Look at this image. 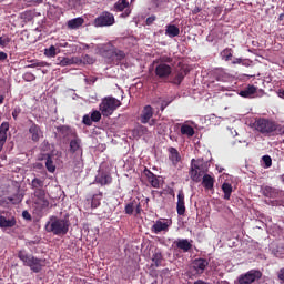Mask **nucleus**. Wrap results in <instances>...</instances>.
Returning a JSON list of instances; mask_svg holds the SVG:
<instances>
[{"label":"nucleus","instance_id":"f257e3e1","mask_svg":"<svg viewBox=\"0 0 284 284\" xmlns=\"http://www.w3.org/2000/svg\"><path fill=\"white\" fill-rule=\"evenodd\" d=\"M190 176L196 183L202 179V185L205 190L214 189L215 178L212 174H207L206 163L202 159L191 160Z\"/></svg>","mask_w":284,"mask_h":284},{"label":"nucleus","instance_id":"f03ea898","mask_svg":"<svg viewBox=\"0 0 284 284\" xmlns=\"http://www.w3.org/2000/svg\"><path fill=\"white\" fill-rule=\"evenodd\" d=\"M98 52L103 57L106 63L119 65L126 57L124 50H120L111 41L108 43H100L98 45Z\"/></svg>","mask_w":284,"mask_h":284},{"label":"nucleus","instance_id":"7ed1b4c3","mask_svg":"<svg viewBox=\"0 0 284 284\" xmlns=\"http://www.w3.org/2000/svg\"><path fill=\"white\" fill-rule=\"evenodd\" d=\"M70 230V221L68 219H61L59 216H50V220L45 223V231L52 232L58 236H64Z\"/></svg>","mask_w":284,"mask_h":284},{"label":"nucleus","instance_id":"20e7f679","mask_svg":"<svg viewBox=\"0 0 284 284\" xmlns=\"http://www.w3.org/2000/svg\"><path fill=\"white\" fill-rule=\"evenodd\" d=\"M18 257L23 262V265L29 266L33 273H41L42 260L34 257V255H29L27 251H19Z\"/></svg>","mask_w":284,"mask_h":284},{"label":"nucleus","instance_id":"39448f33","mask_svg":"<svg viewBox=\"0 0 284 284\" xmlns=\"http://www.w3.org/2000/svg\"><path fill=\"white\" fill-rule=\"evenodd\" d=\"M120 105H122L120 99H116L115 97H105L100 103V110L103 116H110L116 108H120Z\"/></svg>","mask_w":284,"mask_h":284},{"label":"nucleus","instance_id":"423d86ee","mask_svg":"<svg viewBox=\"0 0 284 284\" xmlns=\"http://www.w3.org/2000/svg\"><path fill=\"white\" fill-rule=\"evenodd\" d=\"M251 128L257 130V132H261L265 136H270L274 132V121L265 118L255 119V121L251 123Z\"/></svg>","mask_w":284,"mask_h":284},{"label":"nucleus","instance_id":"0eeeda50","mask_svg":"<svg viewBox=\"0 0 284 284\" xmlns=\"http://www.w3.org/2000/svg\"><path fill=\"white\" fill-rule=\"evenodd\" d=\"M14 225H17L16 212L0 207V227L8 230V227H14Z\"/></svg>","mask_w":284,"mask_h":284},{"label":"nucleus","instance_id":"6e6552de","mask_svg":"<svg viewBox=\"0 0 284 284\" xmlns=\"http://www.w3.org/2000/svg\"><path fill=\"white\" fill-rule=\"evenodd\" d=\"M262 194H264V196H270L271 199H277V205L284 206V190H278L272 185H264L262 187Z\"/></svg>","mask_w":284,"mask_h":284},{"label":"nucleus","instance_id":"1a4fd4ad","mask_svg":"<svg viewBox=\"0 0 284 284\" xmlns=\"http://www.w3.org/2000/svg\"><path fill=\"white\" fill-rule=\"evenodd\" d=\"M33 201L36 205H38V207H40L41 210L49 207L50 201L47 194V190H44V185H40L39 190L33 192Z\"/></svg>","mask_w":284,"mask_h":284},{"label":"nucleus","instance_id":"9d476101","mask_svg":"<svg viewBox=\"0 0 284 284\" xmlns=\"http://www.w3.org/2000/svg\"><path fill=\"white\" fill-rule=\"evenodd\" d=\"M95 28H104L106 26H114L115 17L112 12H101L93 21Z\"/></svg>","mask_w":284,"mask_h":284},{"label":"nucleus","instance_id":"9b49d317","mask_svg":"<svg viewBox=\"0 0 284 284\" xmlns=\"http://www.w3.org/2000/svg\"><path fill=\"white\" fill-rule=\"evenodd\" d=\"M155 77L161 80L169 79L172 74V65H168L165 61H163V57L160 59V63L155 65L154 69Z\"/></svg>","mask_w":284,"mask_h":284},{"label":"nucleus","instance_id":"f8f14e48","mask_svg":"<svg viewBox=\"0 0 284 284\" xmlns=\"http://www.w3.org/2000/svg\"><path fill=\"white\" fill-rule=\"evenodd\" d=\"M153 116H154L153 105H144L139 119L141 123H149V125H154V123H156V120L153 119Z\"/></svg>","mask_w":284,"mask_h":284},{"label":"nucleus","instance_id":"ddd939ff","mask_svg":"<svg viewBox=\"0 0 284 284\" xmlns=\"http://www.w3.org/2000/svg\"><path fill=\"white\" fill-rule=\"evenodd\" d=\"M22 200L23 194H21L20 190H16L13 194L0 199V205H2V207H7V205H9L10 203H12L13 205H18L19 203H21Z\"/></svg>","mask_w":284,"mask_h":284},{"label":"nucleus","instance_id":"4468645a","mask_svg":"<svg viewBox=\"0 0 284 284\" xmlns=\"http://www.w3.org/2000/svg\"><path fill=\"white\" fill-rule=\"evenodd\" d=\"M262 277L263 274L261 273V271H248V273H245V275H240L239 284H253Z\"/></svg>","mask_w":284,"mask_h":284},{"label":"nucleus","instance_id":"2eb2a0df","mask_svg":"<svg viewBox=\"0 0 284 284\" xmlns=\"http://www.w3.org/2000/svg\"><path fill=\"white\" fill-rule=\"evenodd\" d=\"M28 123L31 140L36 142L40 141V139L43 136V130L41 129V126L38 123H36L32 119H29Z\"/></svg>","mask_w":284,"mask_h":284},{"label":"nucleus","instance_id":"dca6fc26","mask_svg":"<svg viewBox=\"0 0 284 284\" xmlns=\"http://www.w3.org/2000/svg\"><path fill=\"white\" fill-rule=\"evenodd\" d=\"M176 210H178V214H180V215H183L186 212L185 192H183V190H179L178 201H176Z\"/></svg>","mask_w":284,"mask_h":284},{"label":"nucleus","instance_id":"f3484780","mask_svg":"<svg viewBox=\"0 0 284 284\" xmlns=\"http://www.w3.org/2000/svg\"><path fill=\"white\" fill-rule=\"evenodd\" d=\"M169 160L172 162L174 168L179 166L180 161H182L181 152H179L178 148H169Z\"/></svg>","mask_w":284,"mask_h":284},{"label":"nucleus","instance_id":"a211bd4d","mask_svg":"<svg viewBox=\"0 0 284 284\" xmlns=\"http://www.w3.org/2000/svg\"><path fill=\"white\" fill-rule=\"evenodd\" d=\"M169 227L170 223H168V221L158 220L152 225V232H155V234H159V232H168Z\"/></svg>","mask_w":284,"mask_h":284},{"label":"nucleus","instance_id":"6ab92c4d","mask_svg":"<svg viewBox=\"0 0 284 284\" xmlns=\"http://www.w3.org/2000/svg\"><path fill=\"white\" fill-rule=\"evenodd\" d=\"M82 141L81 139H79V136H75V139H71L70 143H69V151L72 154H78L80 152V150H82Z\"/></svg>","mask_w":284,"mask_h":284},{"label":"nucleus","instance_id":"aec40b11","mask_svg":"<svg viewBox=\"0 0 284 284\" xmlns=\"http://www.w3.org/2000/svg\"><path fill=\"white\" fill-rule=\"evenodd\" d=\"M174 245L178 247V250H182V252H190V250L193 247L190 240H175Z\"/></svg>","mask_w":284,"mask_h":284},{"label":"nucleus","instance_id":"412c9836","mask_svg":"<svg viewBox=\"0 0 284 284\" xmlns=\"http://www.w3.org/2000/svg\"><path fill=\"white\" fill-rule=\"evenodd\" d=\"M206 266H209V262L207 260H202V257H200V260H194L193 262V268L196 273H204Z\"/></svg>","mask_w":284,"mask_h":284},{"label":"nucleus","instance_id":"4be33fe9","mask_svg":"<svg viewBox=\"0 0 284 284\" xmlns=\"http://www.w3.org/2000/svg\"><path fill=\"white\" fill-rule=\"evenodd\" d=\"M9 123L8 121H3V123H1L0 125V142H1V149L3 150V145H6V141H7V132L9 130Z\"/></svg>","mask_w":284,"mask_h":284},{"label":"nucleus","instance_id":"5701e85b","mask_svg":"<svg viewBox=\"0 0 284 284\" xmlns=\"http://www.w3.org/2000/svg\"><path fill=\"white\" fill-rule=\"evenodd\" d=\"M112 176L111 174H108L106 172H101L100 174H98V176H95V181H98V183H100L101 185H108L110 183H112Z\"/></svg>","mask_w":284,"mask_h":284},{"label":"nucleus","instance_id":"b1692460","mask_svg":"<svg viewBox=\"0 0 284 284\" xmlns=\"http://www.w3.org/2000/svg\"><path fill=\"white\" fill-rule=\"evenodd\" d=\"M257 88L256 85L248 84L246 88H243V90L240 91L241 97L244 98H251L254 94H256Z\"/></svg>","mask_w":284,"mask_h":284},{"label":"nucleus","instance_id":"393cba45","mask_svg":"<svg viewBox=\"0 0 284 284\" xmlns=\"http://www.w3.org/2000/svg\"><path fill=\"white\" fill-rule=\"evenodd\" d=\"M80 154H75L73 159L74 168L77 171L83 170L84 162H83V148L81 146V150L79 151Z\"/></svg>","mask_w":284,"mask_h":284},{"label":"nucleus","instance_id":"a878e982","mask_svg":"<svg viewBox=\"0 0 284 284\" xmlns=\"http://www.w3.org/2000/svg\"><path fill=\"white\" fill-rule=\"evenodd\" d=\"M84 19L83 17H77L75 19H70L67 23L68 28L71 30H77L78 28H81L83 26Z\"/></svg>","mask_w":284,"mask_h":284},{"label":"nucleus","instance_id":"bb28decb","mask_svg":"<svg viewBox=\"0 0 284 284\" xmlns=\"http://www.w3.org/2000/svg\"><path fill=\"white\" fill-rule=\"evenodd\" d=\"M165 34L170 38L179 37V34H181V30L178 26L169 24L165 28Z\"/></svg>","mask_w":284,"mask_h":284},{"label":"nucleus","instance_id":"cd10ccee","mask_svg":"<svg viewBox=\"0 0 284 284\" xmlns=\"http://www.w3.org/2000/svg\"><path fill=\"white\" fill-rule=\"evenodd\" d=\"M78 59H75V57H72L71 59L69 57H58L57 59V63L58 65H73L74 63H77Z\"/></svg>","mask_w":284,"mask_h":284},{"label":"nucleus","instance_id":"c85d7f7f","mask_svg":"<svg viewBox=\"0 0 284 284\" xmlns=\"http://www.w3.org/2000/svg\"><path fill=\"white\" fill-rule=\"evenodd\" d=\"M152 261H153L155 268H159L160 266H162L163 253H161V251H155V253H153V255H152Z\"/></svg>","mask_w":284,"mask_h":284},{"label":"nucleus","instance_id":"c756f323","mask_svg":"<svg viewBox=\"0 0 284 284\" xmlns=\"http://www.w3.org/2000/svg\"><path fill=\"white\" fill-rule=\"evenodd\" d=\"M233 54H234V50H233L232 48H225V49L222 50V52H221V58H222L224 61H232Z\"/></svg>","mask_w":284,"mask_h":284},{"label":"nucleus","instance_id":"7c9ffc66","mask_svg":"<svg viewBox=\"0 0 284 284\" xmlns=\"http://www.w3.org/2000/svg\"><path fill=\"white\" fill-rule=\"evenodd\" d=\"M102 199L103 192H98V194H93L91 199V207H99V205H101Z\"/></svg>","mask_w":284,"mask_h":284},{"label":"nucleus","instance_id":"2f4dec72","mask_svg":"<svg viewBox=\"0 0 284 284\" xmlns=\"http://www.w3.org/2000/svg\"><path fill=\"white\" fill-rule=\"evenodd\" d=\"M181 133L186 134L187 136H193L195 134V130L192 125L183 123V125H181Z\"/></svg>","mask_w":284,"mask_h":284},{"label":"nucleus","instance_id":"473e14b6","mask_svg":"<svg viewBox=\"0 0 284 284\" xmlns=\"http://www.w3.org/2000/svg\"><path fill=\"white\" fill-rule=\"evenodd\" d=\"M32 190L37 192V190H40L41 185H44V181L42 179H39L38 176H34L30 183Z\"/></svg>","mask_w":284,"mask_h":284},{"label":"nucleus","instance_id":"72a5a7b5","mask_svg":"<svg viewBox=\"0 0 284 284\" xmlns=\"http://www.w3.org/2000/svg\"><path fill=\"white\" fill-rule=\"evenodd\" d=\"M222 190L224 192V199H231V194L233 192V187L231 183H223Z\"/></svg>","mask_w":284,"mask_h":284},{"label":"nucleus","instance_id":"f704fd0d","mask_svg":"<svg viewBox=\"0 0 284 284\" xmlns=\"http://www.w3.org/2000/svg\"><path fill=\"white\" fill-rule=\"evenodd\" d=\"M45 165L49 172H55L57 165H54V161L51 156V154H48L47 160H45Z\"/></svg>","mask_w":284,"mask_h":284},{"label":"nucleus","instance_id":"c9c22d12","mask_svg":"<svg viewBox=\"0 0 284 284\" xmlns=\"http://www.w3.org/2000/svg\"><path fill=\"white\" fill-rule=\"evenodd\" d=\"M130 3L129 1L125 0H120L114 4L115 10H118L119 12H123V10H125V8H129Z\"/></svg>","mask_w":284,"mask_h":284},{"label":"nucleus","instance_id":"e433bc0d","mask_svg":"<svg viewBox=\"0 0 284 284\" xmlns=\"http://www.w3.org/2000/svg\"><path fill=\"white\" fill-rule=\"evenodd\" d=\"M44 54H45V57H49V58L57 57L58 52H57L55 45H50V48H45Z\"/></svg>","mask_w":284,"mask_h":284},{"label":"nucleus","instance_id":"4c0bfd02","mask_svg":"<svg viewBox=\"0 0 284 284\" xmlns=\"http://www.w3.org/2000/svg\"><path fill=\"white\" fill-rule=\"evenodd\" d=\"M183 79H185L184 72H178L172 82L175 83L176 85H181V83L183 82Z\"/></svg>","mask_w":284,"mask_h":284},{"label":"nucleus","instance_id":"58836bf2","mask_svg":"<svg viewBox=\"0 0 284 284\" xmlns=\"http://www.w3.org/2000/svg\"><path fill=\"white\" fill-rule=\"evenodd\" d=\"M45 65H48L47 61H31L28 68H44Z\"/></svg>","mask_w":284,"mask_h":284},{"label":"nucleus","instance_id":"ea45409f","mask_svg":"<svg viewBox=\"0 0 284 284\" xmlns=\"http://www.w3.org/2000/svg\"><path fill=\"white\" fill-rule=\"evenodd\" d=\"M102 114L99 110H93V112H91V123L101 121Z\"/></svg>","mask_w":284,"mask_h":284},{"label":"nucleus","instance_id":"a19ab883","mask_svg":"<svg viewBox=\"0 0 284 284\" xmlns=\"http://www.w3.org/2000/svg\"><path fill=\"white\" fill-rule=\"evenodd\" d=\"M10 42H11V38L8 37L7 34H3L2 37H0L1 48H7V45H9Z\"/></svg>","mask_w":284,"mask_h":284},{"label":"nucleus","instance_id":"79ce46f5","mask_svg":"<svg viewBox=\"0 0 284 284\" xmlns=\"http://www.w3.org/2000/svg\"><path fill=\"white\" fill-rule=\"evenodd\" d=\"M273 132H275V134H284V125L275 123V121H273Z\"/></svg>","mask_w":284,"mask_h":284},{"label":"nucleus","instance_id":"37998d69","mask_svg":"<svg viewBox=\"0 0 284 284\" xmlns=\"http://www.w3.org/2000/svg\"><path fill=\"white\" fill-rule=\"evenodd\" d=\"M134 209H135V202L134 201H131L130 203H126V205L124 207L126 214H133Z\"/></svg>","mask_w":284,"mask_h":284},{"label":"nucleus","instance_id":"c03bdc74","mask_svg":"<svg viewBox=\"0 0 284 284\" xmlns=\"http://www.w3.org/2000/svg\"><path fill=\"white\" fill-rule=\"evenodd\" d=\"M153 3L156 8H165L170 3V0H153Z\"/></svg>","mask_w":284,"mask_h":284},{"label":"nucleus","instance_id":"a18cd8bd","mask_svg":"<svg viewBox=\"0 0 284 284\" xmlns=\"http://www.w3.org/2000/svg\"><path fill=\"white\" fill-rule=\"evenodd\" d=\"M58 130H59V132H61V134H64V136H67L71 132L70 125H60V128H58Z\"/></svg>","mask_w":284,"mask_h":284},{"label":"nucleus","instance_id":"49530a36","mask_svg":"<svg viewBox=\"0 0 284 284\" xmlns=\"http://www.w3.org/2000/svg\"><path fill=\"white\" fill-rule=\"evenodd\" d=\"M151 185L153 187H160L159 176H156V174H154V172H152Z\"/></svg>","mask_w":284,"mask_h":284},{"label":"nucleus","instance_id":"de8ad7c7","mask_svg":"<svg viewBox=\"0 0 284 284\" xmlns=\"http://www.w3.org/2000/svg\"><path fill=\"white\" fill-rule=\"evenodd\" d=\"M262 160H263L264 164L266 165V168H271L273 161H272V156H270V154H264V156H262Z\"/></svg>","mask_w":284,"mask_h":284},{"label":"nucleus","instance_id":"09e8293b","mask_svg":"<svg viewBox=\"0 0 284 284\" xmlns=\"http://www.w3.org/2000/svg\"><path fill=\"white\" fill-rule=\"evenodd\" d=\"M82 61L83 63H89V65H91L95 62V59L90 57V54H84V57H82Z\"/></svg>","mask_w":284,"mask_h":284},{"label":"nucleus","instance_id":"8fccbe9b","mask_svg":"<svg viewBox=\"0 0 284 284\" xmlns=\"http://www.w3.org/2000/svg\"><path fill=\"white\" fill-rule=\"evenodd\" d=\"M21 108L20 105H16V108H13L12 110V118L14 119V121H17L19 114L21 113Z\"/></svg>","mask_w":284,"mask_h":284},{"label":"nucleus","instance_id":"3c124183","mask_svg":"<svg viewBox=\"0 0 284 284\" xmlns=\"http://www.w3.org/2000/svg\"><path fill=\"white\" fill-rule=\"evenodd\" d=\"M82 122L85 125H92V115L90 116V114H84V116L82 118Z\"/></svg>","mask_w":284,"mask_h":284},{"label":"nucleus","instance_id":"603ef678","mask_svg":"<svg viewBox=\"0 0 284 284\" xmlns=\"http://www.w3.org/2000/svg\"><path fill=\"white\" fill-rule=\"evenodd\" d=\"M144 174H145L148 181L152 184V175H153L152 170H149V168H144Z\"/></svg>","mask_w":284,"mask_h":284},{"label":"nucleus","instance_id":"864d4df0","mask_svg":"<svg viewBox=\"0 0 284 284\" xmlns=\"http://www.w3.org/2000/svg\"><path fill=\"white\" fill-rule=\"evenodd\" d=\"M154 21H156V16L152 14L151 17H148L145 23H146V26H152L154 23Z\"/></svg>","mask_w":284,"mask_h":284},{"label":"nucleus","instance_id":"5fc2aeb1","mask_svg":"<svg viewBox=\"0 0 284 284\" xmlns=\"http://www.w3.org/2000/svg\"><path fill=\"white\" fill-rule=\"evenodd\" d=\"M22 216H23V219H26L27 221H32V214H30L29 210H23Z\"/></svg>","mask_w":284,"mask_h":284},{"label":"nucleus","instance_id":"6e6d98bb","mask_svg":"<svg viewBox=\"0 0 284 284\" xmlns=\"http://www.w3.org/2000/svg\"><path fill=\"white\" fill-rule=\"evenodd\" d=\"M138 132H141L142 134H148L149 128H146V125H139Z\"/></svg>","mask_w":284,"mask_h":284},{"label":"nucleus","instance_id":"4d7b16f0","mask_svg":"<svg viewBox=\"0 0 284 284\" xmlns=\"http://www.w3.org/2000/svg\"><path fill=\"white\" fill-rule=\"evenodd\" d=\"M24 79H27V81H33L36 79V74H33L32 72H27L24 74Z\"/></svg>","mask_w":284,"mask_h":284},{"label":"nucleus","instance_id":"13d9d810","mask_svg":"<svg viewBox=\"0 0 284 284\" xmlns=\"http://www.w3.org/2000/svg\"><path fill=\"white\" fill-rule=\"evenodd\" d=\"M81 0H68V3L71 8H75V6H78Z\"/></svg>","mask_w":284,"mask_h":284},{"label":"nucleus","instance_id":"bf43d9fd","mask_svg":"<svg viewBox=\"0 0 284 284\" xmlns=\"http://www.w3.org/2000/svg\"><path fill=\"white\" fill-rule=\"evenodd\" d=\"M277 277L281 282H284V268H281L277 273Z\"/></svg>","mask_w":284,"mask_h":284},{"label":"nucleus","instance_id":"052dcab7","mask_svg":"<svg viewBox=\"0 0 284 284\" xmlns=\"http://www.w3.org/2000/svg\"><path fill=\"white\" fill-rule=\"evenodd\" d=\"M162 61H164V63H166V65H170V63H172V58L171 57H162Z\"/></svg>","mask_w":284,"mask_h":284},{"label":"nucleus","instance_id":"680f3d73","mask_svg":"<svg viewBox=\"0 0 284 284\" xmlns=\"http://www.w3.org/2000/svg\"><path fill=\"white\" fill-rule=\"evenodd\" d=\"M8 59L7 52L0 51V61H6Z\"/></svg>","mask_w":284,"mask_h":284},{"label":"nucleus","instance_id":"e2e57ef3","mask_svg":"<svg viewBox=\"0 0 284 284\" xmlns=\"http://www.w3.org/2000/svg\"><path fill=\"white\" fill-rule=\"evenodd\" d=\"M135 212H136V214H141V212H142V205H141V203H136V205H135Z\"/></svg>","mask_w":284,"mask_h":284},{"label":"nucleus","instance_id":"0e129e2a","mask_svg":"<svg viewBox=\"0 0 284 284\" xmlns=\"http://www.w3.org/2000/svg\"><path fill=\"white\" fill-rule=\"evenodd\" d=\"M6 101V94H0V105Z\"/></svg>","mask_w":284,"mask_h":284},{"label":"nucleus","instance_id":"69168bd1","mask_svg":"<svg viewBox=\"0 0 284 284\" xmlns=\"http://www.w3.org/2000/svg\"><path fill=\"white\" fill-rule=\"evenodd\" d=\"M69 43L64 41L63 43H59V48H68Z\"/></svg>","mask_w":284,"mask_h":284},{"label":"nucleus","instance_id":"338daca9","mask_svg":"<svg viewBox=\"0 0 284 284\" xmlns=\"http://www.w3.org/2000/svg\"><path fill=\"white\" fill-rule=\"evenodd\" d=\"M194 284H209L207 282H203L202 280H197V282H194Z\"/></svg>","mask_w":284,"mask_h":284},{"label":"nucleus","instance_id":"774afa93","mask_svg":"<svg viewBox=\"0 0 284 284\" xmlns=\"http://www.w3.org/2000/svg\"><path fill=\"white\" fill-rule=\"evenodd\" d=\"M278 21H284V12L282 14H280Z\"/></svg>","mask_w":284,"mask_h":284}]
</instances>
